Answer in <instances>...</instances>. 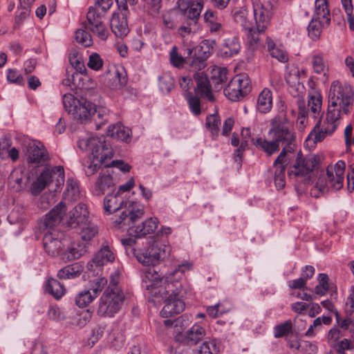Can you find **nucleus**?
Here are the masks:
<instances>
[{"label": "nucleus", "instance_id": "1", "mask_svg": "<svg viewBox=\"0 0 354 354\" xmlns=\"http://www.w3.org/2000/svg\"><path fill=\"white\" fill-rule=\"evenodd\" d=\"M192 264L185 262L171 270L164 281L159 280L158 274L152 268H147L144 274L142 280L146 283V288L151 290L155 297L165 299V304L160 311L163 317H169L183 312L185 304L183 300V284L179 281L186 270H189Z\"/></svg>", "mask_w": 354, "mask_h": 354}, {"label": "nucleus", "instance_id": "2", "mask_svg": "<svg viewBox=\"0 0 354 354\" xmlns=\"http://www.w3.org/2000/svg\"><path fill=\"white\" fill-rule=\"evenodd\" d=\"M353 96V88L349 84H342L339 82L331 84L326 119L323 122L319 120L309 135V137H314L315 142H322L327 136L333 133L339 118L349 112Z\"/></svg>", "mask_w": 354, "mask_h": 354}, {"label": "nucleus", "instance_id": "3", "mask_svg": "<svg viewBox=\"0 0 354 354\" xmlns=\"http://www.w3.org/2000/svg\"><path fill=\"white\" fill-rule=\"evenodd\" d=\"M144 214V207L137 202H128L125 204V209L121 212L115 222L118 224L128 225L129 238L122 239V243L126 247H133L139 243L137 239L151 234L156 230L159 221L156 217H151L140 224L133 225Z\"/></svg>", "mask_w": 354, "mask_h": 354}, {"label": "nucleus", "instance_id": "4", "mask_svg": "<svg viewBox=\"0 0 354 354\" xmlns=\"http://www.w3.org/2000/svg\"><path fill=\"white\" fill-rule=\"evenodd\" d=\"M254 22L247 21L243 12H237L234 14V19L240 23L246 32V35L250 45L257 48L266 30L270 24L272 17L273 4L270 0L263 1L261 0H252Z\"/></svg>", "mask_w": 354, "mask_h": 354}, {"label": "nucleus", "instance_id": "5", "mask_svg": "<svg viewBox=\"0 0 354 354\" xmlns=\"http://www.w3.org/2000/svg\"><path fill=\"white\" fill-rule=\"evenodd\" d=\"M77 145L81 150L91 153L89 160L83 165L87 176L93 175L107 159L113 156V150L104 136L80 138Z\"/></svg>", "mask_w": 354, "mask_h": 354}, {"label": "nucleus", "instance_id": "6", "mask_svg": "<svg viewBox=\"0 0 354 354\" xmlns=\"http://www.w3.org/2000/svg\"><path fill=\"white\" fill-rule=\"evenodd\" d=\"M131 250L137 260L145 266H154L168 257L171 248L159 240L147 239L133 245Z\"/></svg>", "mask_w": 354, "mask_h": 354}, {"label": "nucleus", "instance_id": "7", "mask_svg": "<svg viewBox=\"0 0 354 354\" xmlns=\"http://www.w3.org/2000/svg\"><path fill=\"white\" fill-rule=\"evenodd\" d=\"M270 127L268 134L282 146L292 147L295 141L294 124L288 118L283 106L279 113L270 121Z\"/></svg>", "mask_w": 354, "mask_h": 354}, {"label": "nucleus", "instance_id": "8", "mask_svg": "<svg viewBox=\"0 0 354 354\" xmlns=\"http://www.w3.org/2000/svg\"><path fill=\"white\" fill-rule=\"evenodd\" d=\"M124 298L119 287H107L100 298L97 315L104 317H113L121 309Z\"/></svg>", "mask_w": 354, "mask_h": 354}, {"label": "nucleus", "instance_id": "9", "mask_svg": "<svg viewBox=\"0 0 354 354\" xmlns=\"http://www.w3.org/2000/svg\"><path fill=\"white\" fill-rule=\"evenodd\" d=\"M62 102L65 110L81 122L87 120L96 112V106L93 103L83 97L78 100L71 93L64 94Z\"/></svg>", "mask_w": 354, "mask_h": 354}, {"label": "nucleus", "instance_id": "10", "mask_svg": "<svg viewBox=\"0 0 354 354\" xmlns=\"http://www.w3.org/2000/svg\"><path fill=\"white\" fill-rule=\"evenodd\" d=\"M318 161L316 156L304 157L301 153L297 154L295 164L288 169V174L290 178L304 184L310 183L314 168Z\"/></svg>", "mask_w": 354, "mask_h": 354}, {"label": "nucleus", "instance_id": "11", "mask_svg": "<svg viewBox=\"0 0 354 354\" xmlns=\"http://www.w3.org/2000/svg\"><path fill=\"white\" fill-rule=\"evenodd\" d=\"M120 12L113 13L110 21V26L112 32L118 37L126 36L129 32V26L127 24V3L133 6L137 0H115Z\"/></svg>", "mask_w": 354, "mask_h": 354}, {"label": "nucleus", "instance_id": "12", "mask_svg": "<svg viewBox=\"0 0 354 354\" xmlns=\"http://www.w3.org/2000/svg\"><path fill=\"white\" fill-rule=\"evenodd\" d=\"M250 91V80L245 74L236 75L224 89L225 96L232 101L243 98Z\"/></svg>", "mask_w": 354, "mask_h": 354}, {"label": "nucleus", "instance_id": "13", "mask_svg": "<svg viewBox=\"0 0 354 354\" xmlns=\"http://www.w3.org/2000/svg\"><path fill=\"white\" fill-rule=\"evenodd\" d=\"M55 175H57V184L61 185L64 182V170L63 167L57 166L51 170L46 169L44 170L30 187L32 195L37 196L40 194L50 183L53 181Z\"/></svg>", "mask_w": 354, "mask_h": 354}, {"label": "nucleus", "instance_id": "14", "mask_svg": "<svg viewBox=\"0 0 354 354\" xmlns=\"http://www.w3.org/2000/svg\"><path fill=\"white\" fill-rule=\"evenodd\" d=\"M104 15L98 12L97 8L91 7L86 14L87 24L86 28L94 36L101 41H106L110 33L105 23L103 21Z\"/></svg>", "mask_w": 354, "mask_h": 354}, {"label": "nucleus", "instance_id": "15", "mask_svg": "<svg viewBox=\"0 0 354 354\" xmlns=\"http://www.w3.org/2000/svg\"><path fill=\"white\" fill-rule=\"evenodd\" d=\"M115 182L113 178V169L109 167L102 169L93 188V194L101 196L108 192L113 190Z\"/></svg>", "mask_w": 354, "mask_h": 354}, {"label": "nucleus", "instance_id": "16", "mask_svg": "<svg viewBox=\"0 0 354 354\" xmlns=\"http://www.w3.org/2000/svg\"><path fill=\"white\" fill-rule=\"evenodd\" d=\"M345 168L346 164L343 160H339L334 167L327 168L326 173L330 189L338 191L342 188Z\"/></svg>", "mask_w": 354, "mask_h": 354}, {"label": "nucleus", "instance_id": "17", "mask_svg": "<svg viewBox=\"0 0 354 354\" xmlns=\"http://www.w3.org/2000/svg\"><path fill=\"white\" fill-rule=\"evenodd\" d=\"M203 8V0H183L179 4V8L183 11L187 20L194 21L196 23H198Z\"/></svg>", "mask_w": 354, "mask_h": 354}, {"label": "nucleus", "instance_id": "18", "mask_svg": "<svg viewBox=\"0 0 354 354\" xmlns=\"http://www.w3.org/2000/svg\"><path fill=\"white\" fill-rule=\"evenodd\" d=\"M88 211L86 204L79 203L67 215L66 223L71 227H77L88 221Z\"/></svg>", "mask_w": 354, "mask_h": 354}, {"label": "nucleus", "instance_id": "19", "mask_svg": "<svg viewBox=\"0 0 354 354\" xmlns=\"http://www.w3.org/2000/svg\"><path fill=\"white\" fill-rule=\"evenodd\" d=\"M43 245L46 252L52 257L59 255L62 252L64 245L55 232L48 231L43 238Z\"/></svg>", "mask_w": 354, "mask_h": 354}, {"label": "nucleus", "instance_id": "20", "mask_svg": "<svg viewBox=\"0 0 354 354\" xmlns=\"http://www.w3.org/2000/svg\"><path fill=\"white\" fill-rule=\"evenodd\" d=\"M48 159V153L39 142L30 143L27 150V160L29 163L40 164Z\"/></svg>", "mask_w": 354, "mask_h": 354}, {"label": "nucleus", "instance_id": "21", "mask_svg": "<svg viewBox=\"0 0 354 354\" xmlns=\"http://www.w3.org/2000/svg\"><path fill=\"white\" fill-rule=\"evenodd\" d=\"M115 254L106 242L102 243L100 249L95 254L91 262H89L87 267H92L93 263L96 266H102L115 260Z\"/></svg>", "mask_w": 354, "mask_h": 354}, {"label": "nucleus", "instance_id": "22", "mask_svg": "<svg viewBox=\"0 0 354 354\" xmlns=\"http://www.w3.org/2000/svg\"><path fill=\"white\" fill-rule=\"evenodd\" d=\"M194 50V55L188 57L187 63L193 70L200 71L206 66V59L209 57L210 53L208 50H203L204 46L192 48Z\"/></svg>", "mask_w": 354, "mask_h": 354}, {"label": "nucleus", "instance_id": "23", "mask_svg": "<svg viewBox=\"0 0 354 354\" xmlns=\"http://www.w3.org/2000/svg\"><path fill=\"white\" fill-rule=\"evenodd\" d=\"M194 79L196 82V92L210 101L213 100L211 85L206 75L203 72L196 73L194 75Z\"/></svg>", "mask_w": 354, "mask_h": 354}, {"label": "nucleus", "instance_id": "24", "mask_svg": "<svg viewBox=\"0 0 354 354\" xmlns=\"http://www.w3.org/2000/svg\"><path fill=\"white\" fill-rule=\"evenodd\" d=\"M65 205L60 202L50 212H49L44 218V225L46 228L52 229L58 225L64 214L66 212Z\"/></svg>", "mask_w": 354, "mask_h": 354}, {"label": "nucleus", "instance_id": "25", "mask_svg": "<svg viewBox=\"0 0 354 354\" xmlns=\"http://www.w3.org/2000/svg\"><path fill=\"white\" fill-rule=\"evenodd\" d=\"M86 245L84 243L73 242L61 254V259L64 261H71L79 259L86 252Z\"/></svg>", "mask_w": 354, "mask_h": 354}, {"label": "nucleus", "instance_id": "26", "mask_svg": "<svg viewBox=\"0 0 354 354\" xmlns=\"http://www.w3.org/2000/svg\"><path fill=\"white\" fill-rule=\"evenodd\" d=\"M266 45L268 51L272 57L275 58L281 63H286L289 60L288 53L281 46H277L269 37H266Z\"/></svg>", "mask_w": 354, "mask_h": 354}, {"label": "nucleus", "instance_id": "27", "mask_svg": "<svg viewBox=\"0 0 354 354\" xmlns=\"http://www.w3.org/2000/svg\"><path fill=\"white\" fill-rule=\"evenodd\" d=\"M241 46L239 39L235 37H231L224 39L223 44L220 49V53L222 57H230L239 53Z\"/></svg>", "mask_w": 354, "mask_h": 354}, {"label": "nucleus", "instance_id": "28", "mask_svg": "<svg viewBox=\"0 0 354 354\" xmlns=\"http://www.w3.org/2000/svg\"><path fill=\"white\" fill-rule=\"evenodd\" d=\"M124 203L120 194H107L104 200V208L108 214H113L122 208Z\"/></svg>", "mask_w": 354, "mask_h": 354}, {"label": "nucleus", "instance_id": "29", "mask_svg": "<svg viewBox=\"0 0 354 354\" xmlns=\"http://www.w3.org/2000/svg\"><path fill=\"white\" fill-rule=\"evenodd\" d=\"M313 18L322 20L324 24H330V11L327 0H315V8Z\"/></svg>", "mask_w": 354, "mask_h": 354}, {"label": "nucleus", "instance_id": "30", "mask_svg": "<svg viewBox=\"0 0 354 354\" xmlns=\"http://www.w3.org/2000/svg\"><path fill=\"white\" fill-rule=\"evenodd\" d=\"M193 53L192 48H187L185 50L184 57L178 53V48L176 46H173L170 53V62L176 68H182L185 63H187L188 57L191 56Z\"/></svg>", "mask_w": 354, "mask_h": 354}, {"label": "nucleus", "instance_id": "31", "mask_svg": "<svg viewBox=\"0 0 354 354\" xmlns=\"http://www.w3.org/2000/svg\"><path fill=\"white\" fill-rule=\"evenodd\" d=\"M228 71L225 67L214 66L211 70V80L216 90L222 88V84L227 80Z\"/></svg>", "mask_w": 354, "mask_h": 354}, {"label": "nucleus", "instance_id": "32", "mask_svg": "<svg viewBox=\"0 0 354 354\" xmlns=\"http://www.w3.org/2000/svg\"><path fill=\"white\" fill-rule=\"evenodd\" d=\"M322 97L319 91H314L308 95V106L310 108L308 111L313 118H317L319 117L322 111Z\"/></svg>", "mask_w": 354, "mask_h": 354}, {"label": "nucleus", "instance_id": "33", "mask_svg": "<svg viewBox=\"0 0 354 354\" xmlns=\"http://www.w3.org/2000/svg\"><path fill=\"white\" fill-rule=\"evenodd\" d=\"M204 20L211 32H218L222 29L221 19L218 16V12L212 10H207L204 14Z\"/></svg>", "mask_w": 354, "mask_h": 354}, {"label": "nucleus", "instance_id": "34", "mask_svg": "<svg viewBox=\"0 0 354 354\" xmlns=\"http://www.w3.org/2000/svg\"><path fill=\"white\" fill-rule=\"evenodd\" d=\"M272 106V92L264 88L259 95L257 99V109L261 113H268Z\"/></svg>", "mask_w": 354, "mask_h": 354}, {"label": "nucleus", "instance_id": "35", "mask_svg": "<svg viewBox=\"0 0 354 354\" xmlns=\"http://www.w3.org/2000/svg\"><path fill=\"white\" fill-rule=\"evenodd\" d=\"M254 145L259 149H262L268 156L277 152L280 149L279 145L274 140H267L262 138L252 139Z\"/></svg>", "mask_w": 354, "mask_h": 354}, {"label": "nucleus", "instance_id": "36", "mask_svg": "<svg viewBox=\"0 0 354 354\" xmlns=\"http://www.w3.org/2000/svg\"><path fill=\"white\" fill-rule=\"evenodd\" d=\"M205 330L200 324L193 325L185 334V339L188 343L196 344L205 336Z\"/></svg>", "mask_w": 354, "mask_h": 354}, {"label": "nucleus", "instance_id": "37", "mask_svg": "<svg viewBox=\"0 0 354 354\" xmlns=\"http://www.w3.org/2000/svg\"><path fill=\"white\" fill-rule=\"evenodd\" d=\"M130 129L121 124H116L109 127L108 136L119 140L128 142L130 139Z\"/></svg>", "mask_w": 354, "mask_h": 354}, {"label": "nucleus", "instance_id": "38", "mask_svg": "<svg viewBox=\"0 0 354 354\" xmlns=\"http://www.w3.org/2000/svg\"><path fill=\"white\" fill-rule=\"evenodd\" d=\"M82 272V266L77 263L71 264L60 269L57 272V277L60 279H75Z\"/></svg>", "mask_w": 354, "mask_h": 354}, {"label": "nucleus", "instance_id": "39", "mask_svg": "<svg viewBox=\"0 0 354 354\" xmlns=\"http://www.w3.org/2000/svg\"><path fill=\"white\" fill-rule=\"evenodd\" d=\"M286 82L290 86L295 88V89L302 93L304 90V86L300 83L299 71L298 68H292L285 75Z\"/></svg>", "mask_w": 354, "mask_h": 354}, {"label": "nucleus", "instance_id": "40", "mask_svg": "<svg viewBox=\"0 0 354 354\" xmlns=\"http://www.w3.org/2000/svg\"><path fill=\"white\" fill-rule=\"evenodd\" d=\"M46 290L55 299H60L65 294V288L63 284L55 279L47 281Z\"/></svg>", "mask_w": 354, "mask_h": 354}, {"label": "nucleus", "instance_id": "41", "mask_svg": "<svg viewBox=\"0 0 354 354\" xmlns=\"http://www.w3.org/2000/svg\"><path fill=\"white\" fill-rule=\"evenodd\" d=\"M329 24L322 23V20L312 18L308 26V36L313 40L318 39L321 35L322 28L328 26Z\"/></svg>", "mask_w": 354, "mask_h": 354}, {"label": "nucleus", "instance_id": "42", "mask_svg": "<svg viewBox=\"0 0 354 354\" xmlns=\"http://www.w3.org/2000/svg\"><path fill=\"white\" fill-rule=\"evenodd\" d=\"M220 342L216 339L205 341L200 346V354H217L220 351Z\"/></svg>", "mask_w": 354, "mask_h": 354}, {"label": "nucleus", "instance_id": "43", "mask_svg": "<svg viewBox=\"0 0 354 354\" xmlns=\"http://www.w3.org/2000/svg\"><path fill=\"white\" fill-rule=\"evenodd\" d=\"M80 226H81L80 235L84 241L91 240L97 233V226L90 222L86 221Z\"/></svg>", "mask_w": 354, "mask_h": 354}, {"label": "nucleus", "instance_id": "44", "mask_svg": "<svg viewBox=\"0 0 354 354\" xmlns=\"http://www.w3.org/2000/svg\"><path fill=\"white\" fill-rule=\"evenodd\" d=\"M97 296L91 290L80 292L75 297V303L80 308H84L91 303Z\"/></svg>", "mask_w": 354, "mask_h": 354}, {"label": "nucleus", "instance_id": "45", "mask_svg": "<svg viewBox=\"0 0 354 354\" xmlns=\"http://www.w3.org/2000/svg\"><path fill=\"white\" fill-rule=\"evenodd\" d=\"M205 124L207 129L211 131L212 136L218 135L221 120L217 113L207 115Z\"/></svg>", "mask_w": 354, "mask_h": 354}, {"label": "nucleus", "instance_id": "46", "mask_svg": "<svg viewBox=\"0 0 354 354\" xmlns=\"http://www.w3.org/2000/svg\"><path fill=\"white\" fill-rule=\"evenodd\" d=\"M318 284L315 288V294L323 296L329 290L328 276L325 273H320L318 275Z\"/></svg>", "mask_w": 354, "mask_h": 354}, {"label": "nucleus", "instance_id": "47", "mask_svg": "<svg viewBox=\"0 0 354 354\" xmlns=\"http://www.w3.org/2000/svg\"><path fill=\"white\" fill-rule=\"evenodd\" d=\"M292 331V323L291 320L288 319L283 323L277 325L274 328V335L276 338H280Z\"/></svg>", "mask_w": 354, "mask_h": 354}, {"label": "nucleus", "instance_id": "48", "mask_svg": "<svg viewBox=\"0 0 354 354\" xmlns=\"http://www.w3.org/2000/svg\"><path fill=\"white\" fill-rule=\"evenodd\" d=\"M75 40L77 43L84 47H89L93 45V39L90 33L84 29H78L75 32Z\"/></svg>", "mask_w": 354, "mask_h": 354}, {"label": "nucleus", "instance_id": "49", "mask_svg": "<svg viewBox=\"0 0 354 354\" xmlns=\"http://www.w3.org/2000/svg\"><path fill=\"white\" fill-rule=\"evenodd\" d=\"M185 97L187 101L192 113L195 115H198L201 113V102L199 98L189 92L185 93Z\"/></svg>", "mask_w": 354, "mask_h": 354}, {"label": "nucleus", "instance_id": "50", "mask_svg": "<svg viewBox=\"0 0 354 354\" xmlns=\"http://www.w3.org/2000/svg\"><path fill=\"white\" fill-rule=\"evenodd\" d=\"M332 322V318L329 316H322V317H317L313 321V324L310 326L306 333V335L308 337H312L315 335L314 330L319 329L321 328L322 324L329 325Z\"/></svg>", "mask_w": 354, "mask_h": 354}, {"label": "nucleus", "instance_id": "51", "mask_svg": "<svg viewBox=\"0 0 354 354\" xmlns=\"http://www.w3.org/2000/svg\"><path fill=\"white\" fill-rule=\"evenodd\" d=\"M174 86V80L169 74H164L159 77V88L164 93H168Z\"/></svg>", "mask_w": 354, "mask_h": 354}, {"label": "nucleus", "instance_id": "52", "mask_svg": "<svg viewBox=\"0 0 354 354\" xmlns=\"http://www.w3.org/2000/svg\"><path fill=\"white\" fill-rule=\"evenodd\" d=\"M65 192L71 200H76L80 196V189L77 182L73 179L68 178L66 182Z\"/></svg>", "mask_w": 354, "mask_h": 354}, {"label": "nucleus", "instance_id": "53", "mask_svg": "<svg viewBox=\"0 0 354 354\" xmlns=\"http://www.w3.org/2000/svg\"><path fill=\"white\" fill-rule=\"evenodd\" d=\"M312 64L314 72L317 74L324 73L326 69V65L324 62L323 55L320 54L314 55L313 56Z\"/></svg>", "mask_w": 354, "mask_h": 354}, {"label": "nucleus", "instance_id": "54", "mask_svg": "<svg viewBox=\"0 0 354 354\" xmlns=\"http://www.w3.org/2000/svg\"><path fill=\"white\" fill-rule=\"evenodd\" d=\"M112 77L110 80L112 81L109 84V87L112 89H118L123 87L127 84V78L125 76H121L118 71H115L112 75Z\"/></svg>", "mask_w": 354, "mask_h": 354}, {"label": "nucleus", "instance_id": "55", "mask_svg": "<svg viewBox=\"0 0 354 354\" xmlns=\"http://www.w3.org/2000/svg\"><path fill=\"white\" fill-rule=\"evenodd\" d=\"M293 151L292 147H287L283 146L281 151L279 155L277 156L276 160H274L273 165L274 167H277V165H286L288 162V158L287 156L288 153H290Z\"/></svg>", "mask_w": 354, "mask_h": 354}, {"label": "nucleus", "instance_id": "56", "mask_svg": "<svg viewBox=\"0 0 354 354\" xmlns=\"http://www.w3.org/2000/svg\"><path fill=\"white\" fill-rule=\"evenodd\" d=\"M342 3L347 15L349 29L354 31V17L352 15L353 6L351 0H342Z\"/></svg>", "mask_w": 354, "mask_h": 354}, {"label": "nucleus", "instance_id": "57", "mask_svg": "<svg viewBox=\"0 0 354 354\" xmlns=\"http://www.w3.org/2000/svg\"><path fill=\"white\" fill-rule=\"evenodd\" d=\"M315 189L322 194L327 193L330 190L327 173L321 174L315 186Z\"/></svg>", "mask_w": 354, "mask_h": 354}, {"label": "nucleus", "instance_id": "58", "mask_svg": "<svg viewBox=\"0 0 354 354\" xmlns=\"http://www.w3.org/2000/svg\"><path fill=\"white\" fill-rule=\"evenodd\" d=\"M197 24L194 21L187 20L183 25L178 28V33L180 36L185 37L192 32H194L197 29Z\"/></svg>", "mask_w": 354, "mask_h": 354}, {"label": "nucleus", "instance_id": "59", "mask_svg": "<svg viewBox=\"0 0 354 354\" xmlns=\"http://www.w3.org/2000/svg\"><path fill=\"white\" fill-rule=\"evenodd\" d=\"M87 65L94 71H99L103 66V60L99 54L93 53L89 55Z\"/></svg>", "mask_w": 354, "mask_h": 354}, {"label": "nucleus", "instance_id": "60", "mask_svg": "<svg viewBox=\"0 0 354 354\" xmlns=\"http://www.w3.org/2000/svg\"><path fill=\"white\" fill-rule=\"evenodd\" d=\"M71 64L76 69L77 72L82 74L86 71V68L84 62L77 53L71 54L69 57Z\"/></svg>", "mask_w": 354, "mask_h": 354}, {"label": "nucleus", "instance_id": "61", "mask_svg": "<svg viewBox=\"0 0 354 354\" xmlns=\"http://www.w3.org/2000/svg\"><path fill=\"white\" fill-rule=\"evenodd\" d=\"M333 346L334 349L340 354H346L345 351L351 349V342L348 339H343L341 341H337L333 343Z\"/></svg>", "mask_w": 354, "mask_h": 354}, {"label": "nucleus", "instance_id": "62", "mask_svg": "<svg viewBox=\"0 0 354 354\" xmlns=\"http://www.w3.org/2000/svg\"><path fill=\"white\" fill-rule=\"evenodd\" d=\"M7 80L8 82L18 85H22L24 84L23 77L19 71L15 69L8 70Z\"/></svg>", "mask_w": 354, "mask_h": 354}, {"label": "nucleus", "instance_id": "63", "mask_svg": "<svg viewBox=\"0 0 354 354\" xmlns=\"http://www.w3.org/2000/svg\"><path fill=\"white\" fill-rule=\"evenodd\" d=\"M336 320L339 327L344 330L350 329L354 331V321L351 318H342L336 312Z\"/></svg>", "mask_w": 354, "mask_h": 354}, {"label": "nucleus", "instance_id": "64", "mask_svg": "<svg viewBox=\"0 0 354 354\" xmlns=\"http://www.w3.org/2000/svg\"><path fill=\"white\" fill-rule=\"evenodd\" d=\"M8 154L12 161H16L19 158V151L15 147L10 148L8 146L0 148V156L5 158V155Z\"/></svg>", "mask_w": 354, "mask_h": 354}]
</instances>
